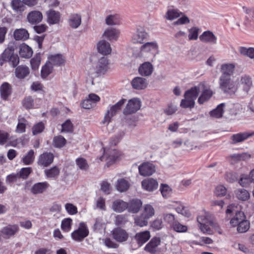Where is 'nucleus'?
<instances>
[{"label": "nucleus", "instance_id": "4d7b16f0", "mask_svg": "<svg viewBox=\"0 0 254 254\" xmlns=\"http://www.w3.org/2000/svg\"><path fill=\"white\" fill-rule=\"evenodd\" d=\"M62 127L61 132H72L73 131V124L69 119L66 120V121L62 124Z\"/></svg>", "mask_w": 254, "mask_h": 254}, {"label": "nucleus", "instance_id": "58836bf2", "mask_svg": "<svg viewBox=\"0 0 254 254\" xmlns=\"http://www.w3.org/2000/svg\"><path fill=\"white\" fill-rule=\"evenodd\" d=\"M18 231V227L16 225H9L1 230V233L8 236H12Z\"/></svg>", "mask_w": 254, "mask_h": 254}, {"label": "nucleus", "instance_id": "c85d7f7f", "mask_svg": "<svg viewBox=\"0 0 254 254\" xmlns=\"http://www.w3.org/2000/svg\"><path fill=\"white\" fill-rule=\"evenodd\" d=\"M235 65L232 64H222L221 66V72L222 73L220 76L231 77L233 74Z\"/></svg>", "mask_w": 254, "mask_h": 254}, {"label": "nucleus", "instance_id": "72a5a7b5", "mask_svg": "<svg viewBox=\"0 0 254 254\" xmlns=\"http://www.w3.org/2000/svg\"><path fill=\"white\" fill-rule=\"evenodd\" d=\"M29 33L25 29H19L15 30L14 37L16 40H25L29 38Z\"/></svg>", "mask_w": 254, "mask_h": 254}, {"label": "nucleus", "instance_id": "dca6fc26", "mask_svg": "<svg viewBox=\"0 0 254 254\" xmlns=\"http://www.w3.org/2000/svg\"><path fill=\"white\" fill-rule=\"evenodd\" d=\"M240 84L242 86L243 90L247 94H248L253 86L252 77L247 74L243 75L240 77Z\"/></svg>", "mask_w": 254, "mask_h": 254}, {"label": "nucleus", "instance_id": "69168bd1", "mask_svg": "<svg viewBox=\"0 0 254 254\" xmlns=\"http://www.w3.org/2000/svg\"><path fill=\"white\" fill-rule=\"evenodd\" d=\"M76 163L81 170H87L89 168L87 161L83 158H77L76 159Z\"/></svg>", "mask_w": 254, "mask_h": 254}, {"label": "nucleus", "instance_id": "79ce46f5", "mask_svg": "<svg viewBox=\"0 0 254 254\" xmlns=\"http://www.w3.org/2000/svg\"><path fill=\"white\" fill-rule=\"evenodd\" d=\"M238 51L242 55L247 56L251 59L254 58V48L253 47H240Z\"/></svg>", "mask_w": 254, "mask_h": 254}, {"label": "nucleus", "instance_id": "a211bd4d", "mask_svg": "<svg viewBox=\"0 0 254 254\" xmlns=\"http://www.w3.org/2000/svg\"><path fill=\"white\" fill-rule=\"evenodd\" d=\"M199 39L203 43H209L212 45L215 44L217 43V37L210 31L203 32L199 36Z\"/></svg>", "mask_w": 254, "mask_h": 254}, {"label": "nucleus", "instance_id": "0e129e2a", "mask_svg": "<svg viewBox=\"0 0 254 254\" xmlns=\"http://www.w3.org/2000/svg\"><path fill=\"white\" fill-rule=\"evenodd\" d=\"M41 63V57L40 54H37L34 58L30 61L31 67L34 70H36L38 68Z\"/></svg>", "mask_w": 254, "mask_h": 254}, {"label": "nucleus", "instance_id": "f704fd0d", "mask_svg": "<svg viewBox=\"0 0 254 254\" xmlns=\"http://www.w3.org/2000/svg\"><path fill=\"white\" fill-rule=\"evenodd\" d=\"M35 160V152L30 149L22 158L21 161L25 165H30L33 164Z\"/></svg>", "mask_w": 254, "mask_h": 254}, {"label": "nucleus", "instance_id": "338daca9", "mask_svg": "<svg viewBox=\"0 0 254 254\" xmlns=\"http://www.w3.org/2000/svg\"><path fill=\"white\" fill-rule=\"evenodd\" d=\"M72 219L69 218L64 219L61 224V227L63 230L68 232L71 229Z\"/></svg>", "mask_w": 254, "mask_h": 254}, {"label": "nucleus", "instance_id": "a19ab883", "mask_svg": "<svg viewBox=\"0 0 254 254\" xmlns=\"http://www.w3.org/2000/svg\"><path fill=\"white\" fill-rule=\"evenodd\" d=\"M160 244V239H151V241L145 247V250L151 253L156 251V247Z\"/></svg>", "mask_w": 254, "mask_h": 254}, {"label": "nucleus", "instance_id": "6e6552de", "mask_svg": "<svg viewBox=\"0 0 254 254\" xmlns=\"http://www.w3.org/2000/svg\"><path fill=\"white\" fill-rule=\"evenodd\" d=\"M47 23L51 25L59 24L61 20V14L60 12L51 9L46 12Z\"/></svg>", "mask_w": 254, "mask_h": 254}, {"label": "nucleus", "instance_id": "13d9d810", "mask_svg": "<svg viewBox=\"0 0 254 254\" xmlns=\"http://www.w3.org/2000/svg\"><path fill=\"white\" fill-rule=\"evenodd\" d=\"M32 172V169L31 167H25L21 169L19 173H17L20 178L23 180L27 179L29 175Z\"/></svg>", "mask_w": 254, "mask_h": 254}, {"label": "nucleus", "instance_id": "49530a36", "mask_svg": "<svg viewBox=\"0 0 254 254\" xmlns=\"http://www.w3.org/2000/svg\"><path fill=\"white\" fill-rule=\"evenodd\" d=\"M224 106V103H221L218 105L215 109L210 112V116L216 118L222 117L223 114V109Z\"/></svg>", "mask_w": 254, "mask_h": 254}, {"label": "nucleus", "instance_id": "ea45409f", "mask_svg": "<svg viewBox=\"0 0 254 254\" xmlns=\"http://www.w3.org/2000/svg\"><path fill=\"white\" fill-rule=\"evenodd\" d=\"M158 47L156 42H147L141 46L140 51L142 52L155 51L157 50Z\"/></svg>", "mask_w": 254, "mask_h": 254}, {"label": "nucleus", "instance_id": "6e6d98bb", "mask_svg": "<svg viewBox=\"0 0 254 254\" xmlns=\"http://www.w3.org/2000/svg\"><path fill=\"white\" fill-rule=\"evenodd\" d=\"M162 218L165 222L172 226L177 221L175 215L172 213H163Z\"/></svg>", "mask_w": 254, "mask_h": 254}, {"label": "nucleus", "instance_id": "f8f14e48", "mask_svg": "<svg viewBox=\"0 0 254 254\" xmlns=\"http://www.w3.org/2000/svg\"><path fill=\"white\" fill-rule=\"evenodd\" d=\"M89 231L87 225L84 222L80 223L77 229L71 234L72 238H85L88 236Z\"/></svg>", "mask_w": 254, "mask_h": 254}, {"label": "nucleus", "instance_id": "e433bc0d", "mask_svg": "<svg viewBox=\"0 0 254 254\" xmlns=\"http://www.w3.org/2000/svg\"><path fill=\"white\" fill-rule=\"evenodd\" d=\"M19 55L22 58H30L33 54L32 49L26 44H23L20 47Z\"/></svg>", "mask_w": 254, "mask_h": 254}, {"label": "nucleus", "instance_id": "37998d69", "mask_svg": "<svg viewBox=\"0 0 254 254\" xmlns=\"http://www.w3.org/2000/svg\"><path fill=\"white\" fill-rule=\"evenodd\" d=\"M129 183L125 179H121L117 182V189L120 192H124L128 190L129 187Z\"/></svg>", "mask_w": 254, "mask_h": 254}, {"label": "nucleus", "instance_id": "412c9836", "mask_svg": "<svg viewBox=\"0 0 254 254\" xmlns=\"http://www.w3.org/2000/svg\"><path fill=\"white\" fill-rule=\"evenodd\" d=\"M131 84L132 88L135 89L142 90L147 87L148 82L145 78L141 77H136L132 80Z\"/></svg>", "mask_w": 254, "mask_h": 254}, {"label": "nucleus", "instance_id": "3c124183", "mask_svg": "<svg viewBox=\"0 0 254 254\" xmlns=\"http://www.w3.org/2000/svg\"><path fill=\"white\" fill-rule=\"evenodd\" d=\"M66 142V139L62 135L55 136L53 139V144L55 147L61 148L64 146Z\"/></svg>", "mask_w": 254, "mask_h": 254}, {"label": "nucleus", "instance_id": "5fc2aeb1", "mask_svg": "<svg viewBox=\"0 0 254 254\" xmlns=\"http://www.w3.org/2000/svg\"><path fill=\"white\" fill-rule=\"evenodd\" d=\"M148 220L149 219L147 218L142 213L140 216L134 218L135 224L140 227L146 226L148 224Z\"/></svg>", "mask_w": 254, "mask_h": 254}, {"label": "nucleus", "instance_id": "b1692460", "mask_svg": "<svg viewBox=\"0 0 254 254\" xmlns=\"http://www.w3.org/2000/svg\"><path fill=\"white\" fill-rule=\"evenodd\" d=\"M11 93L12 87L8 82H3L0 86V96L3 100H7Z\"/></svg>", "mask_w": 254, "mask_h": 254}, {"label": "nucleus", "instance_id": "393cba45", "mask_svg": "<svg viewBox=\"0 0 254 254\" xmlns=\"http://www.w3.org/2000/svg\"><path fill=\"white\" fill-rule=\"evenodd\" d=\"M153 71V66L149 62H145L141 64L138 68L139 74L143 76L150 75Z\"/></svg>", "mask_w": 254, "mask_h": 254}, {"label": "nucleus", "instance_id": "9d476101", "mask_svg": "<svg viewBox=\"0 0 254 254\" xmlns=\"http://www.w3.org/2000/svg\"><path fill=\"white\" fill-rule=\"evenodd\" d=\"M104 154L106 155V161L107 166L109 167L119 160L121 153L116 149H111L108 152H105L104 150Z\"/></svg>", "mask_w": 254, "mask_h": 254}, {"label": "nucleus", "instance_id": "c03bdc74", "mask_svg": "<svg viewBox=\"0 0 254 254\" xmlns=\"http://www.w3.org/2000/svg\"><path fill=\"white\" fill-rule=\"evenodd\" d=\"M127 239H102L103 243L109 248H116L118 247V242H123Z\"/></svg>", "mask_w": 254, "mask_h": 254}, {"label": "nucleus", "instance_id": "a878e982", "mask_svg": "<svg viewBox=\"0 0 254 254\" xmlns=\"http://www.w3.org/2000/svg\"><path fill=\"white\" fill-rule=\"evenodd\" d=\"M69 25L73 29L77 28L81 24V16L78 13H71L68 19Z\"/></svg>", "mask_w": 254, "mask_h": 254}, {"label": "nucleus", "instance_id": "c9c22d12", "mask_svg": "<svg viewBox=\"0 0 254 254\" xmlns=\"http://www.w3.org/2000/svg\"><path fill=\"white\" fill-rule=\"evenodd\" d=\"M128 203L122 200H117L113 202V209L114 211L118 212H121L127 208Z\"/></svg>", "mask_w": 254, "mask_h": 254}, {"label": "nucleus", "instance_id": "f03ea898", "mask_svg": "<svg viewBox=\"0 0 254 254\" xmlns=\"http://www.w3.org/2000/svg\"><path fill=\"white\" fill-rule=\"evenodd\" d=\"M204 86L203 83L199 84L186 91L184 94V99H182L180 106L183 108L192 109L195 105V100L198 96L201 87Z\"/></svg>", "mask_w": 254, "mask_h": 254}, {"label": "nucleus", "instance_id": "2f4dec72", "mask_svg": "<svg viewBox=\"0 0 254 254\" xmlns=\"http://www.w3.org/2000/svg\"><path fill=\"white\" fill-rule=\"evenodd\" d=\"M105 23L108 25H118L121 23V18L119 14H111L106 17Z\"/></svg>", "mask_w": 254, "mask_h": 254}, {"label": "nucleus", "instance_id": "2eb2a0df", "mask_svg": "<svg viewBox=\"0 0 254 254\" xmlns=\"http://www.w3.org/2000/svg\"><path fill=\"white\" fill-rule=\"evenodd\" d=\"M109 62L107 58L105 57H101L98 61L95 70L98 74H104L108 69Z\"/></svg>", "mask_w": 254, "mask_h": 254}, {"label": "nucleus", "instance_id": "8fccbe9b", "mask_svg": "<svg viewBox=\"0 0 254 254\" xmlns=\"http://www.w3.org/2000/svg\"><path fill=\"white\" fill-rule=\"evenodd\" d=\"M113 238H127L128 235L127 232L120 228L114 229L112 231Z\"/></svg>", "mask_w": 254, "mask_h": 254}, {"label": "nucleus", "instance_id": "ddd939ff", "mask_svg": "<svg viewBox=\"0 0 254 254\" xmlns=\"http://www.w3.org/2000/svg\"><path fill=\"white\" fill-rule=\"evenodd\" d=\"M148 36V34L143 28H138L136 32L133 34L131 41L133 43L141 44L144 40L147 39Z\"/></svg>", "mask_w": 254, "mask_h": 254}, {"label": "nucleus", "instance_id": "f3484780", "mask_svg": "<svg viewBox=\"0 0 254 254\" xmlns=\"http://www.w3.org/2000/svg\"><path fill=\"white\" fill-rule=\"evenodd\" d=\"M43 17V14L41 11L33 10L28 13L27 19L30 23L36 24L42 21Z\"/></svg>", "mask_w": 254, "mask_h": 254}, {"label": "nucleus", "instance_id": "473e14b6", "mask_svg": "<svg viewBox=\"0 0 254 254\" xmlns=\"http://www.w3.org/2000/svg\"><path fill=\"white\" fill-rule=\"evenodd\" d=\"M183 15V12L178 9L169 8L167 10L165 17L169 20H173Z\"/></svg>", "mask_w": 254, "mask_h": 254}, {"label": "nucleus", "instance_id": "1a4fd4ad", "mask_svg": "<svg viewBox=\"0 0 254 254\" xmlns=\"http://www.w3.org/2000/svg\"><path fill=\"white\" fill-rule=\"evenodd\" d=\"M54 156L50 152H44L41 154L38 158L37 164L40 166L47 167L53 162Z\"/></svg>", "mask_w": 254, "mask_h": 254}, {"label": "nucleus", "instance_id": "774afa93", "mask_svg": "<svg viewBox=\"0 0 254 254\" xmlns=\"http://www.w3.org/2000/svg\"><path fill=\"white\" fill-rule=\"evenodd\" d=\"M45 128V125L42 122L35 125L32 128V133L33 135H36L42 132Z\"/></svg>", "mask_w": 254, "mask_h": 254}, {"label": "nucleus", "instance_id": "c756f323", "mask_svg": "<svg viewBox=\"0 0 254 254\" xmlns=\"http://www.w3.org/2000/svg\"><path fill=\"white\" fill-rule=\"evenodd\" d=\"M52 64L56 66H60L64 64L65 60L64 57L61 54L51 55L48 57Z\"/></svg>", "mask_w": 254, "mask_h": 254}, {"label": "nucleus", "instance_id": "39448f33", "mask_svg": "<svg viewBox=\"0 0 254 254\" xmlns=\"http://www.w3.org/2000/svg\"><path fill=\"white\" fill-rule=\"evenodd\" d=\"M220 89L226 94L234 95L238 90L237 86L231 77L220 76L219 79Z\"/></svg>", "mask_w": 254, "mask_h": 254}, {"label": "nucleus", "instance_id": "de8ad7c7", "mask_svg": "<svg viewBox=\"0 0 254 254\" xmlns=\"http://www.w3.org/2000/svg\"><path fill=\"white\" fill-rule=\"evenodd\" d=\"M60 172V169L57 166H54L44 171L45 175L48 178H53L58 177L59 175Z\"/></svg>", "mask_w": 254, "mask_h": 254}, {"label": "nucleus", "instance_id": "7c9ffc66", "mask_svg": "<svg viewBox=\"0 0 254 254\" xmlns=\"http://www.w3.org/2000/svg\"><path fill=\"white\" fill-rule=\"evenodd\" d=\"M142 205V202L140 199H133L128 203L127 209L129 212L137 213L140 210Z\"/></svg>", "mask_w": 254, "mask_h": 254}, {"label": "nucleus", "instance_id": "e2e57ef3", "mask_svg": "<svg viewBox=\"0 0 254 254\" xmlns=\"http://www.w3.org/2000/svg\"><path fill=\"white\" fill-rule=\"evenodd\" d=\"M22 104L24 107L27 109L34 108V99L31 96L25 97L22 101Z\"/></svg>", "mask_w": 254, "mask_h": 254}, {"label": "nucleus", "instance_id": "0eeeda50", "mask_svg": "<svg viewBox=\"0 0 254 254\" xmlns=\"http://www.w3.org/2000/svg\"><path fill=\"white\" fill-rule=\"evenodd\" d=\"M141 107V102L138 98L129 100L124 109L123 114L125 115L136 112Z\"/></svg>", "mask_w": 254, "mask_h": 254}, {"label": "nucleus", "instance_id": "6ab92c4d", "mask_svg": "<svg viewBox=\"0 0 254 254\" xmlns=\"http://www.w3.org/2000/svg\"><path fill=\"white\" fill-rule=\"evenodd\" d=\"M141 185L143 189L149 191H152L157 189L158 183L154 179L148 178L142 181Z\"/></svg>", "mask_w": 254, "mask_h": 254}, {"label": "nucleus", "instance_id": "052dcab7", "mask_svg": "<svg viewBox=\"0 0 254 254\" xmlns=\"http://www.w3.org/2000/svg\"><path fill=\"white\" fill-rule=\"evenodd\" d=\"M53 67L50 65V64H46L42 68L41 76L42 78H46L52 72Z\"/></svg>", "mask_w": 254, "mask_h": 254}, {"label": "nucleus", "instance_id": "5701e85b", "mask_svg": "<svg viewBox=\"0 0 254 254\" xmlns=\"http://www.w3.org/2000/svg\"><path fill=\"white\" fill-rule=\"evenodd\" d=\"M97 48L98 52L103 55H109L112 51L110 43L104 40L98 43Z\"/></svg>", "mask_w": 254, "mask_h": 254}, {"label": "nucleus", "instance_id": "09e8293b", "mask_svg": "<svg viewBox=\"0 0 254 254\" xmlns=\"http://www.w3.org/2000/svg\"><path fill=\"white\" fill-rule=\"evenodd\" d=\"M27 120L24 118H19L18 119V124L16 127V131L19 133H22L25 132L26 125Z\"/></svg>", "mask_w": 254, "mask_h": 254}, {"label": "nucleus", "instance_id": "4468645a", "mask_svg": "<svg viewBox=\"0 0 254 254\" xmlns=\"http://www.w3.org/2000/svg\"><path fill=\"white\" fill-rule=\"evenodd\" d=\"M253 136H254V131L251 132H243L234 134L231 136V139L232 141V143L234 144L243 142Z\"/></svg>", "mask_w": 254, "mask_h": 254}, {"label": "nucleus", "instance_id": "9b49d317", "mask_svg": "<svg viewBox=\"0 0 254 254\" xmlns=\"http://www.w3.org/2000/svg\"><path fill=\"white\" fill-rule=\"evenodd\" d=\"M139 172L142 176H148L152 175L155 171L154 165L149 162H145L138 167Z\"/></svg>", "mask_w": 254, "mask_h": 254}, {"label": "nucleus", "instance_id": "7ed1b4c3", "mask_svg": "<svg viewBox=\"0 0 254 254\" xmlns=\"http://www.w3.org/2000/svg\"><path fill=\"white\" fill-rule=\"evenodd\" d=\"M8 63L13 67L17 66L19 63V58L17 54L14 53V47L12 45H8L0 56V65Z\"/></svg>", "mask_w": 254, "mask_h": 254}, {"label": "nucleus", "instance_id": "4be33fe9", "mask_svg": "<svg viewBox=\"0 0 254 254\" xmlns=\"http://www.w3.org/2000/svg\"><path fill=\"white\" fill-rule=\"evenodd\" d=\"M120 34L119 29L114 28H108L104 31L103 36L109 41H117Z\"/></svg>", "mask_w": 254, "mask_h": 254}, {"label": "nucleus", "instance_id": "603ef678", "mask_svg": "<svg viewBox=\"0 0 254 254\" xmlns=\"http://www.w3.org/2000/svg\"><path fill=\"white\" fill-rule=\"evenodd\" d=\"M147 218L150 219L155 214V210L150 204H145L144 206V210L142 213Z\"/></svg>", "mask_w": 254, "mask_h": 254}, {"label": "nucleus", "instance_id": "f257e3e1", "mask_svg": "<svg viewBox=\"0 0 254 254\" xmlns=\"http://www.w3.org/2000/svg\"><path fill=\"white\" fill-rule=\"evenodd\" d=\"M201 231L206 235H212L217 232L220 234L222 232L213 216L209 213H204L197 218Z\"/></svg>", "mask_w": 254, "mask_h": 254}, {"label": "nucleus", "instance_id": "bf43d9fd", "mask_svg": "<svg viewBox=\"0 0 254 254\" xmlns=\"http://www.w3.org/2000/svg\"><path fill=\"white\" fill-rule=\"evenodd\" d=\"M160 190L162 196L165 198L169 197L172 192V190L169 186L166 184H162L160 186Z\"/></svg>", "mask_w": 254, "mask_h": 254}, {"label": "nucleus", "instance_id": "bb28decb", "mask_svg": "<svg viewBox=\"0 0 254 254\" xmlns=\"http://www.w3.org/2000/svg\"><path fill=\"white\" fill-rule=\"evenodd\" d=\"M213 94V92L210 88L203 89L198 98L197 102L200 105L203 104L211 98Z\"/></svg>", "mask_w": 254, "mask_h": 254}, {"label": "nucleus", "instance_id": "4c0bfd02", "mask_svg": "<svg viewBox=\"0 0 254 254\" xmlns=\"http://www.w3.org/2000/svg\"><path fill=\"white\" fill-rule=\"evenodd\" d=\"M25 5L23 0H12L10 2L12 8L17 12H23L25 8Z\"/></svg>", "mask_w": 254, "mask_h": 254}, {"label": "nucleus", "instance_id": "aec40b11", "mask_svg": "<svg viewBox=\"0 0 254 254\" xmlns=\"http://www.w3.org/2000/svg\"><path fill=\"white\" fill-rule=\"evenodd\" d=\"M50 187L49 184L47 182H39L35 184L31 189V192L33 194L42 193Z\"/></svg>", "mask_w": 254, "mask_h": 254}, {"label": "nucleus", "instance_id": "680f3d73", "mask_svg": "<svg viewBox=\"0 0 254 254\" xmlns=\"http://www.w3.org/2000/svg\"><path fill=\"white\" fill-rule=\"evenodd\" d=\"M237 231L239 233H245L247 232L250 228V223L246 220L244 221L237 225Z\"/></svg>", "mask_w": 254, "mask_h": 254}, {"label": "nucleus", "instance_id": "423d86ee", "mask_svg": "<svg viewBox=\"0 0 254 254\" xmlns=\"http://www.w3.org/2000/svg\"><path fill=\"white\" fill-rule=\"evenodd\" d=\"M126 101V100L125 99H122L115 105L111 106L105 115L104 120L102 121L103 123L109 124L112 118L121 110L122 106Z\"/></svg>", "mask_w": 254, "mask_h": 254}, {"label": "nucleus", "instance_id": "864d4df0", "mask_svg": "<svg viewBox=\"0 0 254 254\" xmlns=\"http://www.w3.org/2000/svg\"><path fill=\"white\" fill-rule=\"evenodd\" d=\"M188 38L190 41L196 40L198 39L199 29L197 27H192L188 30Z\"/></svg>", "mask_w": 254, "mask_h": 254}, {"label": "nucleus", "instance_id": "cd10ccee", "mask_svg": "<svg viewBox=\"0 0 254 254\" xmlns=\"http://www.w3.org/2000/svg\"><path fill=\"white\" fill-rule=\"evenodd\" d=\"M29 73V67L25 65H19L15 68V74L18 79H24Z\"/></svg>", "mask_w": 254, "mask_h": 254}, {"label": "nucleus", "instance_id": "a18cd8bd", "mask_svg": "<svg viewBox=\"0 0 254 254\" xmlns=\"http://www.w3.org/2000/svg\"><path fill=\"white\" fill-rule=\"evenodd\" d=\"M237 198L242 201H246L249 199L250 194L245 189H238L236 191Z\"/></svg>", "mask_w": 254, "mask_h": 254}, {"label": "nucleus", "instance_id": "20e7f679", "mask_svg": "<svg viewBox=\"0 0 254 254\" xmlns=\"http://www.w3.org/2000/svg\"><path fill=\"white\" fill-rule=\"evenodd\" d=\"M227 217L232 215L234 216L230 220V224L233 227L237 226V225L246 220V216L244 213L241 211L240 207L235 204L229 205L226 210Z\"/></svg>", "mask_w": 254, "mask_h": 254}]
</instances>
